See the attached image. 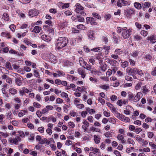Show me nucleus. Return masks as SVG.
I'll return each mask as SVG.
<instances>
[{
  "label": "nucleus",
  "mask_w": 156,
  "mask_h": 156,
  "mask_svg": "<svg viewBox=\"0 0 156 156\" xmlns=\"http://www.w3.org/2000/svg\"><path fill=\"white\" fill-rule=\"evenodd\" d=\"M1 36L2 37H5L7 39H10L12 37L10 33L7 31L2 32L1 34Z\"/></svg>",
  "instance_id": "f3484780"
},
{
  "label": "nucleus",
  "mask_w": 156,
  "mask_h": 156,
  "mask_svg": "<svg viewBox=\"0 0 156 156\" xmlns=\"http://www.w3.org/2000/svg\"><path fill=\"white\" fill-rule=\"evenodd\" d=\"M49 60L53 63H55L56 62V59L55 56L53 55H50L49 57Z\"/></svg>",
  "instance_id": "473e14b6"
},
{
  "label": "nucleus",
  "mask_w": 156,
  "mask_h": 156,
  "mask_svg": "<svg viewBox=\"0 0 156 156\" xmlns=\"http://www.w3.org/2000/svg\"><path fill=\"white\" fill-rule=\"evenodd\" d=\"M92 15L93 17L94 18H96L99 20H101V17L98 13L96 12H93L92 13Z\"/></svg>",
  "instance_id": "c03bdc74"
},
{
  "label": "nucleus",
  "mask_w": 156,
  "mask_h": 156,
  "mask_svg": "<svg viewBox=\"0 0 156 156\" xmlns=\"http://www.w3.org/2000/svg\"><path fill=\"white\" fill-rule=\"evenodd\" d=\"M102 48H103V49L105 50V54H108L109 52V50L111 49L110 46V45H105Z\"/></svg>",
  "instance_id": "7c9ffc66"
},
{
  "label": "nucleus",
  "mask_w": 156,
  "mask_h": 156,
  "mask_svg": "<svg viewBox=\"0 0 156 156\" xmlns=\"http://www.w3.org/2000/svg\"><path fill=\"white\" fill-rule=\"evenodd\" d=\"M128 65V62L127 61H125L124 62H121V65L123 68H125Z\"/></svg>",
  "instance_id": "680f3d73"
},
{
  "label": "nucleus",
  "mask_w": 156,
  "mask_h": 156,
  "mask_svg": "<svg viewBox=\"0 0 156 156\" xmlns=\"http://www.w3.org/2000/svg\"><path fill=\"white\" fill-rule=\"evenodd\" d=\"M76 107L79 109H82L84 108L85 106L83 104L77 103L75 105Z\"/></svg>",
  "instance_id": "603ef678"
},
{
  "label": "nucleus",
  "mask_w": 156,
  "mask_h": 156,
  "mask_svg": "<svg viewBox=\"0 0 156 156\" xmlns=\"http://www.w3.org/2000/svg\"><path fill=\"white\" fill-rule=\"evenodd\" d=\"M87 89V87H78L76 90L78 91L82 92L85 91V90Z\"/></svg>",
  "instance_id": "ea45409f"
},
{
  "label": "nucleus",
  "mask_w": 156,
  "mask_h": 156,
  "mask_svg": "<svg viewBox=\"0 0 156 156\" xmlns=\"http://www.w3.org/2000/svg\"><path fill=\"white\" fill-rule=\"evenodd\" d=\"M142 84V83L140 82L138 83L135 87V89L136 90H138L141 87Z\"/></svg>",
  "instance_id": "338daca9"
},
{
  "label": "nucleus",
  "mask_w": 156,
  "mask_h": 156,
  "mask_svg": "<svg viewBox=\"0 0 156 156\" xmlns=\"http://www.w3.org/2000/svg\"><path fill=\"white\" fill-rule=\"evenodd\" d=\"M6 117L7 119L10 120L12 119L13 115L10 111L7 113Z\"/></svg>",
  "instance_id": "a19ab883"
},
{
  "label": "nucleus",
  "mask_w": 156,
  "mask_h": 156,
  "mask_svg": "<svg viewBox=\"0 0 156 156\" xmlns=\"http://www.w3.org/2000/svg\"><path fill=\"white\" fill-rule=\"evenodd\" d=\"M43 27L44 29L47 32L50 36L54 35L55 32L52 27H50L48 25H45Z\"/></svg>",
  "instance_id": "423d86ee"
},
{
  "label": "nucleus",
  "mask_w": 156,
  "mask_h": 156,
  "mask_svg": "<svg viewBox=\"0 0 156 156\" xmlns=\"http://www.w3.org/2000/svg\"><path fill=\"white\" fill-rule=\"evenodd\" d=\"M29 92V90L25 87H23L22 88L21 90H19L20 94L22 96H23L25 93H28Z\"/></svg>",
  "instance_id": "2eb2a0df"
},
{
  "label": "nucleus",
  "mask_w": 156,
  "mask_h": 156,
  "mask_svg": "<svg viewBox=\"0 0 156 156\" xmlns=\"http://www.w3.org/2000/svg\"><path fill=\"white\" fill-rule=\"evenodd\" d=\"M142 93L144 94H146L150 91L148 87L146 85L143 86L141 88Z\"/></svg>",
  "instance_id": "cd10ccee"
},
{
  "label": "nucleus",
  "mask_w": 156,
  "mask_h": 156,
  "mask_svg": "<svg viewBox=\"0 0 156 156\" xmlns=\"http://www.w3.org/2000/svg\"><path fill=\"white\" fill-rule=\"evenodd\" d=\"M85 69L90 71V73L92 74H95L97 73V70L94 68H92L91 66L89 64H87L85 66H83Z\"/></svg>",
  "instance_id": "f8f14e48"
},
{
  "label": "nucleus",
  "mask_w": 156,
  "mask_h": 156,
  "mask_svg": "<svg viewBox=\"0 0 156 156\" xmlns=\"http://www.w3.org/2000/svg\"><path fill=\"white\" fill-rule=\"evenodd\" d=\"M23 80L20 77L16 78L15 79V83L17 86H21L23 83Z\"/></svg>",
  "instance_id": "6ab92c4d"
},
{
  "label": "nucleus",
  "mask_w": 156,
  "mask_h": 156,
  "mask_svg": "<svg viewBox=\"0 0 156 156\" xmlns=\"http://www.w3.org/2000/svg\"><path fill=\"white\" fill-rule=\"evenodd\" d=\"M134 7L138 9H140L142 8L141 4L139 2H135L134 3Z\"/></svg>",
  "instance_id": "c9c22d12"
},
{
  "label": "nucleus",
  "mask_w": 156,
  "mask_h": 156,
  "mask_svg": "<svg viewBox=\"0 0 156 156\" xmlns=\"http://www.w3.org/2000/svg\"><path fill=\"white\" fill-rule=\"evenodd\" d=\"M90 149L91 151L97 154H101V152L98 148L91 147H90Z\"/></svg>",
  "instance_id": "393cba45"
},
{
  "label": "nucleus",
  "mask_w": 156,
  "mask_h": 156,
  "mask_svg": "<svg viewBox=\"0 0 156 156\" xmlns=\"http://www.w3.org/2000/svg\"><path fill=\"white\" fill-rule=\"evenodd\" d=\"M137 69L136 68H128L126 71L127 73L130 74H136Z\"/></svg>",
  "instance_id": "ddd939ff"
},
{
  "label": "nucleus",
  "mask_w": 156,
  "mask_h": 156,
  "mask_svg": "<svg viewBox=\"0 0 156 156\" xmlns=\"http://www.w3.org/2000/svg\"><path fill=\"white\" fill-rule=\"evenodd\" d=\"M98 100L103 105L105 103V100L101 97H98Z\"/></svg>",
  "instance_id": "4d7b16f0"
},
{
  "label": "nucleus",
  "mask_w": 156,
  "mask_h": 156,
  "mask_svg": "<svg viewBox=\"0 0 156 156\" xmlns=\"http://www.w3.org/2000/svg\"><path fill=\"white\" fill-rule=\"evenodd\" d=\"M139 53V52L138 51H135L132 52L131 55L133 57L136 58L138 55Z\"/></svg>",
  "instance_id": "bf43d9fd"
},
{
  "label": "nucleus",
  "mask_w": 156,
  "mask_h": 156,
  "mask_svg": "<svg viewBox=\"0 0 156 156\" xmlns=\"http://www.w3.org/2000/svg\"><path fill=\"white\" fill-rule=\"evenodd\" d=\"M41 38L47 42L50 41L51 40V37L48 36L46 35H44L42 36Z\"/></svg>",
  "instance_id": "c85d7f7f"
},
{
  "label": "nucleus",
  "mask_w": 156,
  "mask_h": 156,
  "mask_svg": "<svg viewBox=\"0 0 156 156\" xmlns=\"http://www.w3.org/2000/svg\"><path fill=\"white\" fill-rule=\"evenodd\" d=\"M129 108H133L131 105H127L126 106V109L124 110L123 112L124 114L126 115H129L130 114L131 112L129 110Z\"/></svg>",
  "instance_id": "412c9836"
},
{
  "label": "nucleus",
  "mask_w": 156,
  "mask_h": 156,
  "mask_svg": "<svg viewBox=\"0 0 156 156\" xmlns=\"http://www.w3.org/2000/svg\"><path fill=\"white\" fill-rule=\"evenodd\" d=\"M116 117L120 120L125 122H130V119L128 117L125 116V115L122 114H120L119 113L117 114Z\"/></svg>",
  "instance_id": "20e7f679"
},
{
  "label": "nucleus",
  "mask_w": 156,
  "mask_h": 156,
  "mask_svg": "<svg viewBox=\"0 0 156 156\" xmlns=\"http://www.w3.org/2000/svg\"><path fill=\"white\" fill-rule=\"evenodd\" d=\"M68 77L69 79H71L72 81H73L77 80V77L74 76L73 75H68Z\"/></svg>",
  "instance_id": "5fc2aeb1"
},
{
  "label": "nucleus",
  "mask_w": 156,
  "mask_h": 156,
  "mask_svg": "<svg viewBox=\"0 0 156 156\" xmlns=\"http://www.w3.org/2000/svg\"><path fill=\"white\" fill-rule=\"evenodd\" d=\"M127 142L129 144H131L133 145L135 144V142L134 140L131 138H128L127 139Z\"/></svg>",
  "instance_id": "0e129e2a"
},
{
  "label": "nucleus",
  "mask_w": 156,
  "mask_h": 156,
  "mask_svg": "<svg viewBox=\"0 0 156 156\" xmlns=\"http://www.w3.org/2000/svg\"><path fill=\"white\" fill-rule=\"evenodd\" d=\"M78 73L81 75V76L82 78H84L86 75V73L85 72V70L82 68H79L78 69Z\"/></svg>",
  "instance_id": "4468645a"
},
{
  "label": "nucleus",
  "mask_w": 156,
  "mask_h": 156,
  "mask_svg": "<svg viewBox=\"0 0 156 156\" xmlns=\"http://www.w3.org/2000/svg\"><path fill=\"white\" fill-rule=\"evenodd\" d=\"M76 27L77 29L80 30H85L87 29V27L83 24H79L77 25Z\"/></svg>",
  "instance_id": "37998d69"
},
{
  "label": "nucleus",
  "mask_w": 156,
  "mask_h": 156,
  "mask_svg": "<svg viewBox=\"0 0 156 156\" xmlns=\"http://www.w3.org/2000/svg\"><path fill=\"white\" fill-rule=\"evenodd\" d=\"M104 135L107 138H110L112 137L113 136V134L112 132H107L104 133Z\"/></svg>",
  "instance_id": "4c0bfd02"
},
{
  "label": "nucleus",
  "mask_w": 156,
  "mask_h": 156,
  "mask_svg": "<svg viewBox=\"0 0 156 156\" xmlns=\"http://www.w3.org/2000/svg\"><path fill=\"white\" fill-rule=\"evenodd\" d=\"M68 40L66 37H59L57 40L56 43V47L58 50H60L66 46L68 43Z\"/></svg>",
  "instance_id": "f03ea898"
},
{
  "label": "nucleus",
  "mask_w": 156,
  "mask_h": 156,
  "mask_svg": "<svg viewBox=\"0 0 156 156\" xmlns=\"http://www.w3.org/2000/svg\"><path fill=\"white\" fill-rule=\"evenodd\" d=\"M9 92L12 95H14L17 94V91L15 88H11L9 90Z\"/></svg>",
  "instance_id": "b1692460"
},
{
  "label": "nucleus",
  "mask_w": 156,
  "mask_h": 156,
  "mask_svg": "<svg viewBox=\"0 0 156 156\" xmlns=\"http://www.w3.org/2000/svg\"><path fill=\"white\" fill-rule=\"evenodd\" d=\"M135 10L134 8H131L126 10L125 11V15L126 17L131 18L132 16L135 14Z\"/></svg>",
  "instance_id": "7ed1b4c3"
},
{
  "label": "nucleus",
  "mask_w": 156,
  "mask_h": 156,
  "mask_svg": "<svg viewBox=\"0 0 156 156\" xmlns=\"http://www.w3.org/2000/svg\"><path fill=\"white\" fill-rule=\"evenodd\" d=\"M11 123L14 126H17L19 124V122L16 120L12 121Z\"/></svg>",
  "instance_id": "69168bd1"
},
{
  "label": "nucleus",
  "mask_w": 156,
  "mask_h": 156,
  "mask_svg": "<svg viewBox=\"0 0 156 156\" xmlns=\"http://www.w3.org/2000/svg\"><path fill=\"white\" fill-rule=\"evenodd\" d=\"M41 30V27L39 26H35L34 27L33 30H31V31L36 33H38L40 32Z\"/></svg>",
  "instance_id": "bb28decb"
},
{
  "label": "nucleus",
  "mask_w": 156,
  "mask_h": 156,
  "mask_svg": "<svg viewBox=\"0 0 156 156\" xmlns=\"http://www.w3.org/2000/svg\"><path fill=\"white\" fill-rule=\"evenodd\" d=\"M142 93L141 92L137 93L136 95L133 94V100L131 101L133 102L136 103L141 98V95Z\"/></svg>",
  "instance_id": "9d476101"
},
{
  "label": "nucleus",
  "mask_w": 156,
  "mask_h": 156,
  "mask_svg": "<svg viewBox=\"0 0 156 156\" xmlns=\"http://www.w3.org/2000/svg\"><path fill=\"white\" fill-rule=\"evenodd\" d=\"M134 138L138 141L139 143L141 144V142L143 139L141 138L140 136L138 135H135L134 136Z\"/></svg>",
  "instance_id": "79ce46f5"
},
{
  "label": "nucleus",
  "mask_w": 156,
  "mask_h": 156,
  "mask_svg": "<svg viewBox=\"0 0 156 156\" xmlns=\"http://www.w3.org/2000/svg\"><path fill=\"white\" fill-rule=\"evenodd\" d=\"M85 109V111H83L81 112V115L83 118L86 116L87 114L89 112V108H88L86 107Z\"/></svg>",
  "instance_id": "a878e982"
},
{
  "label": "nucleus",
  "mask_w": 156,
  "mask_h": 156,
  "mask_svg": "<svg viewBox=\"0 0 156 156\" xmlns=\"http://www.w3.org/2000/svg\"><path fill=\"white\" fill-rule=\"evenodd\" d=\"M86 22L87 23H90L92 25H97L98 23L96 22L95 20L93 17H87L86 18Z\"/></svg>",
  "instance_id": "1a4fd4ad"
},
{
  "label": "nucleus",
  "mask_w": 156,
  "mask_h": 156,
  "mask_svg": "<svg viewBox=\"0 0 156 156\" xmlns=\"http://www.w3.org/2000/svg\"><path fill=\"white\" fill-rule=\"evenodd\" d=\"M8 141L9 143L11 144H17V140L15 138H13L12 137H10Z\"/></svg>",
  "instance_id": "2f4dec72"
},
{
  "label": "nucleus",
  "mask_w": 156,
  "mask_h": 156,
  "mask_svg": "<svg viewBox=\"0 0 156 156\" xmlns=\"http://www.w3.org/2000/svg\"><path fill=\"white\" fill-rule=\"evenodd\" d=\"M107 65L106 64L101 63L100 66V69L103 72H105L107 69Z\"/></svg>",
  "instance_id": "f704fd0d"
},
{
  "label": "nucleus",
  "mask_w": 156,
  "mask_h": 156,
  "mask_svg": "<svg viewBox=\"0 0 156 156\" xmlns=\"http://www.w3.org/2000/svg\"><path fill=\"white\" fill-rule=\"evenodd\" d=\"M101 131V129L98 128H96L94 126H91L90 128V130L87 131V132L88 133H90L91 132H99Z\"/></svg>",
  "instance_id": "4be33fe9"
},
{
  "label": "nucleus",
  "mask_w": 156,
  "mask_h": 156,
  "mask_svg": "<svg viewBox=\"0 0 156 156\" xmlns=\"http://www.w3.org/2000/svg\"><path fill=\"white\" fill-rule=\"evenodd\" d=\"M128 102L127 99H122L118 100L116 104L119 106H121L123 105H126Z\"/></svg>",
  "instance_id": "9b49d317"
},
{
  "label": "nucleus",
  "mask_w": 156,
  "mask_h": 156,
  "mask_svg": "<svg viewBox=\"0 0 156 156\" xmlns=\"http://www.w3.org/2000/svg\"><path fill=\"white\" fill-rule=\"evenodd\" d=\"M33 105L34 107L37 108H39L41 107V105L40 104L36 102L33 103Z\"/></svg>",
  "instance_id": "052dcab7"
},
{
  "label": "nucleus",
  "mask_w": 156,
  "mask_h": 156,
  "mask_svg": "<svg viewBox=\"0 0 156 156\" xmlns=\"http://www.w3.org/2000/svg\"><path fill=\"white\" fill-rule=\"evenodd\" d=\"M76 8L75 11L77 13L82 14L83 12L84 8L80 4L77 3L76 4Z\"/></svg>",
  "instance_id": "6e6552de"
},
{
  "label": "nucleus",
  "mask_w": 156,
  "mask_h": 156,
  "mask_svg": "<svg viewBox=\"0 0 156 156\" xmlns=\"http://www.w3.org/2000/svg\"><path fill=\"white\" fill-rule=\"evenodd\" d=\"M9 136V133H5L2 132H0V136L4 138L8 137Z\"/></svg>",
  "instance_id": "49530a36"
},
{
  "label": "nucleus",
  "mask_w": 156,
  "mask_h": 156,
  "mask_svg": "<svg viewBox=\"0 0 156 156\" xmlns=\"http://www.w3.org/2000/svg\"><path fill=\"white\" fill-rule=\"evenodd\" d=\"M147 39L152 43H154L156 42V37L154 35L148 36L147 38Z\"/></svg>",
  "instance_id": "a211bd4d"
},
{
  "label": "nucleus",
  "mask_w": 156,
  "mask_h": 156,
  "mask_svg": "<svg viewBox=\"0 0 156 156\" xmlns=\"http://www.w3.org/2000/svg\"><path fill=\"white\" fill-rule=\"evenodd\" d=\"M115 52L117 55H120L123 53V51L121 49L119 48H117L115 49Z\"/></svg>",
  "instance_id": "de8ad7c7"
},
{
  "label": "nucleus",
  "mask_w": 156,
  "mask_h": 156,
  "mask_svg": "<svg viewBox=\"0 0 156 156\" xmlns=\"http://www.w3.org/2000/svg\"><path fill=\"white\" fill-rule=\"evenodd\" d=\"M94 33L93 30H90L88 33V36L89 38L92 40L94 39Z\"/></svg>",
  "instance_id": "e433bc0d"
},
{
  "label": "nucleus",
  "mask_w": 156,
  "mask_h": 156,
  "mask_svg": "<svg viewBox=\"0 0 156 156\" xmlns=\"http://www.w3.org/2000/svg\"><path fill=\"white\" fill-rule=\"evenodd\" d=\"M117 29L118 32L121 33V36L124 39L128 38L133 31L132 29L129 28L128 29L126 27L121 28L120 27H118Z\"/></svg>",
  "instance_id": "f257e3e1"
},
{
  "label": "nucleus",
  "mask_w": 156,
  "mask_h": 156,
  "mask_svg": "<svg viewBox=\"0 0 156 156\" xmlns=\"http://www.w3.org/2000/svg\"><path fill=\"white\" fill-rule=\"evenodd\" d=\"M36 140L37 141L39 142V143L41 144H44V139H42L40 135H37L36 137Z\"/></svg>",
  "instance_id": "5701e85b"
},
{
  "label": "nucleus",
  "mask_w": 156,
  "mask_h": 156,
  "mask_svg": "<svg viewBox=\"0 0 156 156\" xmlns=\"http://www.w3.org/2000/svg\"><path fill=\"white\" fill-rule=\"evenodd\" d=\"M144 8H149L151 6V4L148 2H145L144 4L143 5Z\"/></svg>",
  "instance_id": "09e8293b"
},
{
  "label": "nucleus",
  "mask_w": 156,
  "mask_h": 156,
  "mask_svg": "<svg viewBox=\"0 0 156 156\" xmlns=\"http://www.w3.org/2000/svg\"><path fill=\"white\" fill-rule=\"evenodd\" d=\"M39 13L38 10L35 9H33L29 10L28 15L30 17H32L37 16Z\"/></svg>",
  "instance_id": "0eeeda50"
},
{
  "label": "nucleus",
  "mask_w": 156,
  "mask_h": 156,
  "mask_svg": "<svg viewBox=\"0 0 156 156\" xmlns=\"http://www.w3.org/2000/svg\"><path fill=\"white\" fill-rule=\"evenodd\" d=\"M140 34L142 35L145 37L147 35L148 33L147 31L144 30H142L140 31Z\"/></svg>",
  "instance_id": "6e6d98bb"
},
{
  "label": "nucleus",
  "mask_w": 156,
  "mask_h": 156,
  "mask_svg": "<svg viewBox=\"0 0 156 156\" xmlns=\"http://www.w3.org/2000/svg\"><path fill=\"white\" fill-rule=\"evenodd\" d=\"M2 19L5 21H9V14L6 12L4 13L2 16Z\"/></svg>",
  "instance_id": "c756f323"
},
{
  "label": "nucleus",
  "mask_w": 156,
  "mask_h": 156,
  "mask_svg": "<svg viewBox=\"0 0 156 156\" xmlns=\"http://www.w3.org/2000/svg\"><path fill=\"white\" fill-rule=\"evenodd\" d=\"M133 38L135 41H141L142 39V37L140 35L136 34L133 36Z\"/></svg>",
  "instance_id": "72a5a7b5"
},
{
  "label": "nucleus",
  "mask_w": 156,
  "mask_h": 156,
  "mask_svg": "<svg viewBox=\"0 0 156 156\" xmlns=\"http://www.w3.org/2000/svg\"><path fill=\"white\" fill-rule=\"evenodd\" d=\"M76 107L79 109H82L84 108L85 106L83 104L77 103L75 105Z\"/></svg>",
  "instance_id": "3c124183"
},
{
  "label": "nucleus",
  "mask_w": 156,
  "mask_h": 156,
  "mask_svg": "<svg viewBox=\"0 0 156 156\" xmlns=\"http://www.w3.org/2000/svg\"><path fill=\"white\" fill-rule=\"evenodd\" d=\"M100 87L105 90L108 89L109 88V87L108 85H100L99 86Z\"/></svg>",
  "instance_id": "e2e57ef3"
},
{
  "label": "nucleus",
  "mask_w": 156,
  "mask_h": 156,
  "mask_svg": "<svg viewBox=\"0 0 156 156\" xmlns=\"http://www.w3.org/2000/svg\"><path fill=\"white\" fill-rule=\"evenodd\" d=\"M149 145L153 149L156 150V145L153 142H149Z\"/></svg>",
  "instance_id": "a18cd8bd"
},
{
  "label": "nucleus",
  "mask_w": 156,
  "mask_h": 156,
  "mask_svg": "<svg viewBox=\"0 0 156 156\" xmlns=\"http://www.w3.org/2000/svg\"><path fill=\"white\" fill-rule=\"evenodd\" d=\"M118 140L120 141V142L122 144H126V141L125 140L124 136L121 134H118L117 136Z\"/></svg>",
  "instance_id": "dca6fc26"
},
{
  "label": "nucleus",
  "mask_w": 156,
  "mask_h": 156,
  "mask_svg": "<svg viewBox=\"0 0 156 156\" xmlns=\"http://www.w3.org/2000/svg\"><path fill=\"white\" fill-rule=\"evenodd\" d=\"M5 67L7 69L9 70H12V68L10 63L9 62H7L6 63Z\"/></svg>",
  "instance_id": "8fccbe9b"
},
{
  "label": "nucleus",
  "mask_w": 156,
  "mask_h": 156,
  "mask_svg": "<svg viewBox=\"0 0 156 156\" xmlns=\"http://www.w3.org/2000/svg\"><path fill=\"white\" fill-rule=\"evenodd\" d=\"M76 88L75 85L73 83H71L69 85H68L66 87V89L67 90H69L71 88L73 89H75Z\"/></svg>",
  "instance_id": "58836bf2"
},
{
  "label": "nucleus",
  "mask_w": 156,
  "mask_h": 156,
  "mask_svg": "<svg viewBox=\"0 0 156 156\" xmlns=\"http://www.w3.org/2000/svg\"><path fill=\"white\" fill-rule=\"evenodd\" d=\"M108 60L109 63L113 66H114L117 62V61L114 59L110 60L109 59Z\"/></svg>",
  "instance_id": "774afa93"
},
{
  "label": "nucleus",
  "mask_w": 156,
  "mask_h": 156,
  "mask_svg": "<svg viewBox=\"0 0 156 156\" xmlns=\"http://www.w3.org/2000/svg\"><path fill=\"white\" fill-rule=\"evenodd\" d=\"M116 2L117 5L120 8L129 5L128 0H116Z\"/></svg>",
  "instance_id": "39448f33"
},
{
  "label": "nucleus",
  "mask_w": 156,
  "mask_h": 156,
  "mask_svg": "<svg viewBox=\"0 0 156 156\" xmlns=\"http://www.w3.org/2000/svg\"><path fill=\"white\" fill-rule=\"evenodd\" d=\"M103 55L102 52H99L96 55V58L98 60H99L101 58H102Z\"/></svg>",
  "instance_id": "13d9d810"
},
{
  "label": "nucleus",
  "mask_w": 156,
  "mask_h": 156,
  "mask_svg": "<svg viewBox=\"0 0 156 156\" xmlns=\"http://www.w3.org/2000/svg\"><path fill=\"white\" fill-rule=\"evenodd\" d=\"M76 107L79 109H82L84 108L85 106L83 104L77 103L75 105Z\"/></svg>",
  "instance_id": "864d4df0"
},
{
  "label": "nucleus",
  "mask_w": 156,
  "mask_h": 156,
  "mask_svg": "<svg viewBox=\"0 0 156 156\" xmlns=\"http://www.w3.org/2000/svg\"><path fill=\"white\" fill-rule=\"evenodd\" d=\"M101 138L98 135H95L94 136V140L96 144H99L101 141Z\"/></svg>",
  "instance_id": "aec40b11"
}]
</instances>
